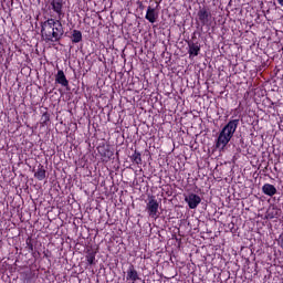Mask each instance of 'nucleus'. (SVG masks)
Instances as JSON below:
<instances>
[{"label": "nucleus", "mask_w": 283, "mask_h": 283, "mask_svg": "<svg viewBox=\"0 0 283 283\" xmlns=\"http://www.w3.org/2000/svg\"><path fill=\"white\" fill-rule=\"evenodd\" d=\"M64 34L63 24L59 20L51 18L41 24V36L45 43H59Z\"/></svg>", "instance_id": "obj_1"}, {"label": "nucleus", "mask_w": 283, "mask_h": 283, "mask_svg": "<svg viewBox=\"0 0 283 283\" xmlns=\"http://www.w3.org/2000/svg\"><path fill=\"white\" fill-rule=\"evenodd\" d=\"M239 123L240 119H232L222 128L217 138L216 149H224V147L229 145V140L233 138V134H235Z\"/></svg>", "instance_id": "obj_2"}, {"label": "nucleus", "mask_w": 283, "mask_h": 283, "mask_svg": "<svg viewBox=\"0 0 283 283\" xmlns=\"http://www.w3.org/2000/svg\"><path fill=\"white\" fill-rule=\"evenodd\" d=\"M158 207H160V205L158 203V201L156 200V197H150L149 201L146 206V209L148 211V216L150 218H158Z\"/></svg>", "instance_id": "obj_3"}, {"label": "nucleus", "mask_w": 283, "mask_h": 283, "mask_svg": "<svg viewBox=\"0 0 283 283\" xmlns=\"http://www.w3.org/2000/svg\"><path fill=\"white\" fill-rule=\"evenodd\" d=\"M197 17L201 23V25H209V21H211V11L207 9V7L200 8Z\"/></svg>", "instance_id": "obj_4"}, {"label": "nucleus", "mask_w": 283, "mask_h": 283, "mask_svg": "<svg viewBox=\"0 0 283 283\" xmlns=\"http://www.w3.org/2000/svg\"><path fill=\"white\" fill-rule=\"evenodd\" d=\"M97 151L102 156V158H105L106 160H112V156H114V150H112L109 145H99L97 147Z\"/></svg>", "instance_id": "obj_5"}, {"label": "nucleus", "mask_w": 283, "mask_h": 283, "mask_svg": "<svg viewBox=\"0 0 283 283\" xmlns=\"http://www.w3.org/2000/svg\"><path fill=\"white\" fill-rule=\"evenodd\" d=\"M185 200L188 202L189 209H196L200 202H202V199L200 196L196 193H189Z\"/></svg>", "instance_id": "obj_6"}, {"label": "nucleus", "mask_w": 283, "mask_h": 283, "mask_svg": "<svg viewBox=\"0 0 283 283\" xmlns=\"http://www.w3.org/2000/svg\"><path fill=\"white\" fill-rule=\"evenodd\" d=\"M55 83H59L62 87H70V81H67L63 70L57 71V74L55 75Z\"/></svg>", "instance_id": "obj_7"}, {"label": "nucleus", "mask_w": 283, "mask_h": 283, "mask_svg": "<svg viewBox=\"0 0 283 283\" xmlns=\"http://www.w3.org/2000/svg\"><path fill=\"white\" fill-rule=\"evenodd\" d=\"M262 192L265 196H270V198H273V196H275V193H277V188H275V186H273L271 184H264L262 187Z\"/></svg>", "instance_id": "obj_8"}, {"label": "nucleus", "mask_w": 283, "mask_h": 283, "mask_svg": "<svg viewBox=\"0 0 283 283\" xmlns=\"http://www.w3.org/2000/svg\"><path fill=\"white\" fill-rule=\"evenodd\" d=\"M282 216V209L272 206L266 211V217L270 218V220H273V218H280Z\"/></svg>", "instance_id": "obj_9"}, {"label": "nucleus", "mask_w": 283, "mask_h": 283, "mask_svg": "<svg viewBox=\"0 0 283 283\" xmlns=\"http://www.w3.org/2000/svg\"><path fill=\"white\" fill-rule=\"evenodd\" d=\"M145 19L149 21V23H156L158 19V13H156V9L148 7Z\"/></svg>", "instance_id": "obj_10"}, {"label": "nucleus", "mask_w": 283, "mask_h": 283, "mask_svg": "<svg viewBox=\"0 0 283 283\" xmlns=\"http://www.w3.org/2000/svg\"><path fill=\"white\" fill-rule=\"evenodd\" d=\"M188 53L189 56H198L200 54V45L198 43H195L193 41L188 42Z\"/></svg>", "instance_id": "obj_11"}, {"label": "nucleus", "mask_w": 283, "mask_h": 283, "mask_svg": "<svg viewBox=\"0 0 283 283\" xmlns=\"http://www.w3.org/2000/svg\"><path fill=\"white\" fill-rule=\"evenodd\" d=\"M126 280H130L132 282H137V280H140V277H138V271L134 269V264L129 265Z\"/></svg>", "instance_id": "obj_12"}, {"label": "nucleus", "mask_w": 283, "mask_h": 283, "mask_svg": "<svg viewBox=\"0 0 283 283\" xmlns=\"http://www.w3.org/2000/svg\"><path fill=\"white\" fill-rule=\"evenodd\" d=\"M50 2L56 14H63V0H50Z\"/></svg>", "instance_id": "obj_13"}, {"label": "nucleus", "mask_w": 283, "mask_h": 283, "mask_svg": "<svg viewBox=\"0 0 283 283\" xmlns=\"http://www.w3.org/2000/svg\"><path fill=\"white\" fill-rule=\"evenodd\" d=\"M45 168H43V165H39L38 166V170L34 174V178H36L38 180H45Z\"/></svg>", "instance_id": "obj_14"}, {"label": "nucleus", "mask_w": 283, "mask_h": 283, "mask_svg": "<svg viewBox=\"0 0 283 283\" xmlns=\"http://www.w3.org/2000/svg\"><path fill=\"white\" fill-rule=\"evenodd\" d=\"M72 43H81L83 41V33L78 30L72 31Z\"/></svg>", "instance_id": "obj_15"}, {"label": "nucleus", "mask_w": 283, "mask_h": 283, "mask_svg": "<svg viewBox=\"0 0 283 283\" xmlns=\"http://www.w3.org/2000/svg\"><path fill=\"white\" fill-rule=\"evenodd\" d=\"M132 161L136 165H143V157L138 150H135L134 155L130 157Z\"/></svg>", "instance_id": "obj_16"}, {"label": "nucleus", "mask_w": 283, "mask_h": 283, "mask_svg": "<svg viewBox=\"0 0 283 283\" xmlns=\"http://www.w3.org/2000/svg\"><path fill=\"white\" fill-rule=\"evenodd\" d=\"M87 263L92 266L96 264V252H88L86 255Z\"/></svg>", "instance_id": "obj_17"}, {"label": "nucleus", "mask_w": 283, "mask_h": 283, "mask_svg": "<svg viewBox=\"0 0 283 283\" xmlns=\"http://www.w3.org/2000/svg\"><path fill=\"white\" fill-rule=\"evenodd\" d=\"M41 123L42 125H48V123H50V113L48 112L43 113L41 117Z\"/></svg>", "instance_id": "obj_18"}, {"label": "nucleus", "mask_w": 283, "mask_h": 283, "mask_svg": "<svg viewBox=\"0 0 283 283\" xmlns=\"http://www.w3.org/2000/svg\"><path fill=\"white\" fill-rule=\"evenodd\" d=\"M27 244H28V248L30 249V251H34V245L32 244V240L28 239Z\"/></svg>", "instance_id": "obj_19"}, {"label": "nucleus", "mask_w": 283, "mask_h": 283, "mask_svg": "<svg viewBox=\"0 0 283 283\" xmlns=\"http://www.w3.org/2000/svg\"><path fill=\"white\" fill-rule=\"evenodd\" d=\"M279 245L283 249V232L279 237Z\"/></svg>", "instance_id": "obj_20"}, {"label": "nucleus", "mask_w": 283, "mask_h": 283, "mask_svg": "<svg viewBox=\"0 0 283 283\" xmlns=\"http://www.w3.org/2000/svg\"><path fill=\"white\" fill-rule=\"evenodd\" d=\"M280 6H283V0H279Z\"/></svg>", "instance_id": "obj_21"}, {"label": "nucleus", "mask_w": 283, "mask_h": 283, "mask_svg": "<svg viewBox=\"0 0 283 283\" xmlns=\"http://www.w3.org/2000/svg\"><path fill=\"white\" fill-rule=\"evenodd\" d=\"M229 228L232 229V228H233V223H230V224H229Z\"/></svg>", "instance_id": "obj_22"}]
</instances>
